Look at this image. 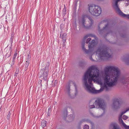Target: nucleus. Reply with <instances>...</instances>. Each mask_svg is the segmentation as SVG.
<instances>
[{
	"instance_id": "f257e3e1",
	"label": "nucleus",
	"mask_w": 129,
	"mask_h": 129,
	"mask_svg": "<svg viewBox=\"0 0 129 129\" xmlns=\"http://www.w3.org/2000/svg\"><path fill=\"white\" fill-rule=\"evenodd\" d=\"M105 76L104 77V85L100 90H96L92 87V81L94 82H101L99 76V70L95 66H92L89 67L85 73L83 78L84 83L87 91L93 93H99L104 90H109L110 88L114 86L117 84L120 74L118 68L114 66H108L105 68Z\"/></svg>"
},
{
	"instance_id": "f03ea898",
	"label": "nucleus",
	"mask_w": 129,
	"mask_h": 129,
	"mask_svg": "<svg viewBox=\"0 0 129 129\" xmlns=\"http://www.w3.org/2000/svg\"><path fill=\"white\" fill-rule=\"evenodd\" d=\"M113 5L117 12L121 16L129 19V0H114Z\"/></svg>"
},
{
	"instance_id": "7ed1b4c3",
	"label": "nucleus",
	"mask_w": 129,
	"mask_h": 129,
	"mask_svg": "<svg viewBox=\"0 0 129 129\" xmlns=\"http://www.w3.org/2000/svg\"><path fill=\"white\" fill-rule=\"evenodd\" d=\"M109 51H111L106 46L101 45L99 46L95 51L96 55L100 59H103L105 57H111L112 55L109 53Z\"/></svg>"
},
{
	"instance_id": "20e7f679",
	"label": "nucleus",
	"mask_w": 129,
	"mask_h": 129,
	"mask_svg": "<svg viewBox=\"0 0 129 129\" xmlns=\"http://www.w3.org/2000/svg\"><path fill=\"white\" fill-rule=\"evenodd\" d=\"M119 120L125 129H129V108L121 112Z\"/></svg>"
},
{
	"instance_id": "39448f33",
	"label": "nucleus",
	"mask_w": 129,
	"mask_h": 129,
	"mask_svg": "<svg viewBox=\"0 0 129 129\" xmlns=\"http://www.w3.org/2000/svg\"><path fill=\"white\" fill-rule=\"evenodd\" d=\"M94 105H90L89 108L90 109L94 108H101L103 111V112L101 115V116H102L105 113V109L106 107V104L104 101L100 98H98L95 101Z\"/></svg>"
},
{
	"instance_id": "423d86ee",
	"label": "nucleus",
	"mask_w": 129,
	"mask_h": 129,
	"mask_svg": "<svg viewBox=\"0 0 129 129\" xmlns=\"http://www.w3.org/2000/svg\"><path fill=\"white\" fill-rule=\"evenodd\" d=\"M88 9L91 14L96 16L99 15L102 12L101 8L98 6L90 5L89 6Z\"/></svg>"
},
{
	"instance_id": "0eeeda50",
	"label": "nucleus",
	"mask_w": 129,
	"mask_h": 129,
	"mask_svg": "<svg viewBox=\"0 0 129 129\" xmlns=\"http://www.w3.org/2000/svg\"><path fill=\"white\" fill-rule=\"evenodd\" d=\"M84 42L83 43L82 45V49L86 53H88L89 52H91L93 50L95 46L97 45V43L96 42V41L94 40H93L90 43H89L88 45L89 49L86 50L85 48Z\"/></svg>"
},
{
	"instance_id": "6e6552de",
	"label": "nucleus",
	"mask_w": 129,
	"mask_h": 129,
	"mask_svg": "<svg viewBox=\"0 0 129 129\" xmlns=\"http://www.w3.org/2000/svg\"><path fill=\"white\" fill-rule=\"evenodd\" d=\"M49 71L48 66H46L44 68L42 69L40 72L41 77H43L45 81L47 80Z\"/></svg>"
},
{
	"instance_id": "1a4fd4ad",
	"label": "nucleus",
	"mask_w": 129,
	"mask_h": 129,
	"mask_svg": "<svg viewBox=\"0 0 129 129\" xmlns=\"http://www.w3.org/2000/svg\"><path fill=\"white\" fill-rule=\"evenodd\" d=\"M123 102L120 99H114L113 103V107L114 108L117 109L119 108L122 104Z\"/></svg>"
},
{
	"instance_id": "9d476101",
	"label": "nucleus",
	"mask_w": 129,
	"mask_h": 129,
	"mask_svg": "<svg viewBox=\"0 0 129 129\" xmlns=\"http://www.w3.org/2000/svg\"><path fill=\"white\" fill-rule=\"evenodd\" d=\"M87 17L86 15H83L82 16V19L79 21L80 24H82L84 27L85 28H88V27L87 26H85V19Z\"/></svg>"
},
{
	"instance_id": "9b49d317",
	"label": "nucleus",
	"mask_w": 129,
	"mask_h": 129,
	"mask_svg": "<svg viewBox=\"0 0 129 129\" xmlns=\"http://www.w3.org/2000/svg\"><path fill=\"white\" fill-rule=\"evenodd\" d=\"M67 36V34L66 33H63L62 34L61 33L60 35V38H61L63 40V43H64L66 42V38Z\"/></svg>"
},
{
	"instance_id": "f8f14e48",
	"label": "nucleus",
	"mask_w": 129,
	"mask_h": 129,
	"mask_svg": "<svg viewBox=\"0 0 129 129\" xmlns=\"http://www.w3.org/2000/svg\"><path fill=\"white\" fill-rule=\"evenodd\" d=\"M12 51V48L11 47H10L9 49L8 50V52H7L6 54V57H9L10 56L11 54Z\"/></svg>"
},
{
	"instance_id": "ddd939ff",
	"label": "nucleus",
	"mask_w": 129,
	"mask_h": 129,
	"mask_svg": "<svg viewBox=\"0 0 129 129\" xmlns=\"http://www.w3.org/2000/svg\"><path fill=\"white\" fill-rule=\"evenodd\" d=\"M111 127H113V129H120L117 127V125L116 123H111L110 125Z\"/></svg>"
},
{
	"instance_id": "4468645a",
	"label": "nucleus",
	"mask_w": 129,
	"mask_h": 129,
	"mask_svg": "<svg viewBox=\"0 0 129 129\" xmlns=\"http://www.w3.org/2000/svg\"><path fill=\"white\" fill-rule=\"evenodd\" d=\"M123 59L127 64H129V55L127 56L126 57H124Z\"/></svg>"
},
{
	"instance_id": "2eb2a0df",
	"label": "nucleus",
	"mask_w": 129,
	"mask_h": 129,
	"mask_svg": "<svg viewBox=\"0 0 129 129\" xmlns=\"http://www.w3.org/2000/svg\"><path fill=\"white\" fill-rule=\"evenodd\" d=\"M123 83L125 85L126 84H129V79H123L122 80Z\"/></svg>"
},
{
	"instance_id": "dca6fc26",
	"label": "nucleus",
	"mask_w": 129,
	"mask_h": 129,
	"mask_svg": "<svg viewBox=\"0 0 129 129\" xmlns=\"http://www.w3.org/2000/svg\"><path fill=\"white\" fill-rule=\"evenodd\" d=\"M47 123L46 121L45 120H43L41 123V125L43 128H44L45 127L46 125V123Z\"/></svg>"
},
{
	"instance_id": "f3484780",
	"label": "nucleus",
	"mask_w": 129,
	"mask_h": 129,
	"mask_svg": "<svg viewBox=\"0 0 129 129\" xmlns=\"http://www.w3.org/2000/svg\"><path fill=\"white\" fill-rule=\"evenodd\" d=\"M66 88L67 91L69 95L70 91V86L69 85H68L67 87Z\"/></svg>"
},
{
	"instance_id": "a211bd4d",
	"label": "nucleus",
	"mask_w": 129,
	"mask_h": 129,
	"mask_svg": "<svg viewBox=\"0 0 129 129\" xmlns=\"http://www.w3.org/2000/svg\"><path fill=\"white\" fill-rule=\"evenodd\" d=\"M109 23H108L107 24L105 25V26L103 27V30L108 29L109 28Z\"/></svg>"
},
{
	"instance_id": "6ab92c4d",
	"label": "nucleus",
	"mask_w": 129,
	"mask_h": 129,
	"mask_svg": "<svg viewBox=\"0 0 129 129\" xmlns=\"http://www.w3.org/2000/svg\"><path fill=\"white\" fill-rule=\"evenodd\" d=\"M66 8H63V9L62 13L63 14V16H64L66 14Z\"/></svg>"
},
{
	"instance_id": "aec40b11",
	"label": "nucleus",
	"mask_w": 129,
	"mask_h": 129,
	"mask_svg": "<svg viewBox=\"0 0 129 129\" xmlns=\"http://www.w3.org/2000/svg\"><path fill=\"white\" fill-rule=\"evenodd\" d=\"M84 129H89V126L88 125L85 124L83 127Z\"/></svg>"
},
{
	"instance_id": "412c9836",
	"label": "nucleus",
	"mask_w": 129,
	"mask_h": 129,
	"mask_svg": "<svg viewBox=\"0 0 129 129\" xmlns=\"http://www.w3.org/2000/svg\"><path fill=\"white\" fill-rule=\"evenodd\" d=\"M17 53L16 52H16L14 54V55L13 56V59L15 60V59L16 57L17 56Z\"/></svg>"
},
{
	"instance_id": "4be33fe9",
	"label": "nucleus",
	"mask_w": 129,
	"mask_h": 129,
	"mask_svg": "<svg viewBox=\"0 0 129 129\" xmlns=\"http://www.w3.org/2000/svg\"><path fill=\"white\" fill-rule=\"evenodd\" d=\"M88 18L90 21L91 25L93 23V21L92 19L90 17H88Z\"/></svg>"
},
{
	"instance_id": "5701e85b",
	"label": "nucleus",
	"mask_w": 129,
	"mask_h": 129,
	"mask_svg": "<svg viewBox=\"0 0 129 129\" xmlns=\"http://www.w3.org/2000/svg\"><path fill=\"white\" fill-rule=\"evenodd\" d=\"M89 37H91L94 38L95 39H96V37L94 35L89 34H88Z\"/></svg>"
},
{
	"instance_id": "b1692460",
	"label": "nucleus",
	"mask_w": 129,
	"mask_h": 129,
	"mask_svg": "<svg viewBox=\"0 0 129 129\" xmlns=\"http://www.w3.org/2000/svg\"><path fill=\"white\" fill-rule=\"evenodd\" d=\"M128 118V117L127 116L125 115H124L123 116L122 119L124 120H126Z\"/></svg>"
},
{
	"instance_id": "393cba45",
	"label": "nucleus",
	"mask_w": 129,
	"mask_h": 129,
	"mask_svg": "<svg viewBox=\"0 0 129 129\" xmlns=\"http://www.w3.org/2000/svg\"><path fill=\"white\" fill-rule=\"evenodd\" d=\"M91 38H88L86 40V43L88 44L89 42L91 40Z\"/></svg>"
},
{
	"instance_id": "a878e982",
	"label": "nucleus",
	"mask_w": 129,
	"mask_h": 129,
	"mask_svg": "<svg viewBox=\"0 0 129 129\" xmlns=\"http://www.w3.org/2000/svg\"><path fill=\"white\" fill-rule=\"evenodd\" d=\"M30 58V57H29V55H28V56L27 58L26 59V61L29 62V58Z\"/></svg>"
},
{
	"instance_id": "bb28decb",
	"label": "nucleus",
	"mask_w": 129,
	"mask_h": 129,
	"mask_svg": "<svg viewBox=\"0 0 129 129\" xmlns=\"http://www.w3.org/2000/svg\"><path fill=\"white\" fill-rule=\"evenodd\" d=\"M29 62L26 61L25 67H27L29 65Z\"/></svg>"
},
{
	"instance_id": "cd10ccee",
	"label": "nucleus",
	"mask_w": 129,
	"mask_h": 129,
	"mask_svg": "<svg viewBox=\"0 0 129 129\" xmlns=\"http://www.w3.org/2000/svg\"><path fill=\"white\" fill-rule=\"evenodd\" d=\"M89 35L88 34L87 35L85 36L84 37V40H85L88 37H89Z\"/></svg>"
},
{
	"instance_id": "c85d7f7f",
	"label": "nucleus",
	"mask_w": 129,
	"mask_h": 129,
	"mask_svg": "<svg viewBox=\"0 0 129 129\" xmlns=\"http://www.w3.org/2000/svg\"><path fill=\"white\" fill-rule=\"evenodd\" d=\"M15 61V60L13 59L12 61V63H11V66H13L14 65V62Z\"/></svg>"
},
{
	"instance_id": "c756f323",
	"label": "nucleus",
	"mask_w": 129,
	"mask_h": 129,
	"mask_svg": "<svg viewBox=\"0 0 129 129\" xmlns=\"http://www.w3.org/2000/svg\"><path fill=\"white\" fill-rule=\"evenodd\" d=\"M74 86L75 87V90H76V91H77V86H76V84L75 83H74Z\"/></svg>"
},
{
	"instance_id": "7c9ffc66",
	"label": "nucleus",
	"mask_w": 129,
	"mask_h": 129,
	"mask_svg": "<svg viewBox=\"0 0 129 129\" xmlns=\"http://www.w3.org/2000/svg\"><path fill=\"white\" fill-rule=\"evenodd\" d=\"M10 42H11V46H12V43H13V39H12V38H11V41H10Z\"/></svg>"
},
{
	"instance_id": "2f4dec72",
	"label": "nucleus",
	"mask_w": 129,
	"mask_h": 129,
	"mask_svg": "<svg viewBox=\"0 0 129 129\" xmlns=\"http://www.w3.org/2000/svg\"><path fill=\"white\" fill-rule=\"evenodd\" d=\"M10 116V115L9 114H8L7 116V119H9Z\"/></svg>"
},
{
	"instance_id": "473e14b6",
	"label": "nucleus",
	"mask_w": 129,
	"mask_h": 129,
	"mask_svg": "<svg viewBox=\"0 0 129 129\" xmlns=\"http://www.w3.org/2000/svg\"><path fill=\"white\" fill-rule=\"evenodd\" d=\"M85 121V120L83 119V120H82L80 122V124H81V123H82L83 122H84Z\"/></svg>"
},
{
	"instance_id": "72a5a7b5",
	"label": "nucleus",
	"mask_w": 129,
	"mask_h": 129,
	"mask_svg": "<svg viewBox=\"0 0 129 129\" xmlns=\"http://www.w3.org/2000/svg\"><path fill=\"white\" fill-rule=\"evenodd\" d=\"M90 60H92V61H94V60L92 58V57L91 56H90Z\"/></svg>"
},
{
	"instance_id": "f704fd0d",
	"label": "nucleus",
	"mask_w": 129,
	"mask_h": 129,
	"mask_svg": "<svg viewBox=\"0 0 129 129\" xmlns=\"http://www.w3.org/2000/svg\"><path fill=\"white\" fill-rule=\"evenodd\" d=\"M66 117L68 115V112H67V110H66Z\"/></svg>"
},
{
	"instance_id": "c9c22d12",
	"label": "nucleus",
	"mask_w": 129,
	"mask_h": 129,
	"mask_svg": "<svg viewBox=\"0 0 129 129\" xmlns=\"http://www.w3.org/2000/svg\"><path fill=\"white\" fill-rule=\"evenodd\" d=\"M66 8V6L65 5H64V8Z\"/></svg>"
},
{
	"instance_id": "e433bc0d",
	"label": "nucleus",
	"mask_w": 129,
	"mask_h": 129,
	"mask_svg": "<svg viewBox=\"0 0 129 129\" xmlns=\"http://www.w3.org/2000/svg\"><path fill=\"white\" fill-rule=\"evenodd\" d=\"M62 25H63L62 24H61L60 26H61Z\"/></svg>"
},
{
	"instance_id": "4c0bfd02",
	"label": "nucleus",
	"mask_w": 129,
	"mask_h": 129,
	"mask_svg": "<svg viewBox=\"0 0 129 129\" xmlns=\"http://www.w3.org/2000/svg\"><path fill=\"white\" fill-rule=\"evenodd\" d=\"M72 115H71V116H72Z\"/></svg>"
}]
</instances>
